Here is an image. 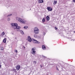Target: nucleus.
Wrapping results in <instances>:
<instances>
[{
    "instance_id": "obj_1",
    "label": "nucleus",
    "mask_w": 75,
    "mask_h": 75,
    "mask_svg": "<svg viewBox=\"0 0 75 75\" xmlns=\"http://www.w3.org/2000/svg\"><path fill=\"white\" fill-rule=\"evenodd\" d=\"M11 25L13 28H14V29H16V30L17 31H20V29L21 27L20 26H18V24H17V23H12L11 24Z\"/></svg>"
},
{
    "instance_id": "obj_2",
    "label": "nucleus",
    "mask_w": 75,
    "mask_h": 75,
    "mask_svg": "<svg viewBox=\"0 0 75 75\" xmlns=\"http://www.w3.org/2000/svg\"><path fill=\"white\" fill-rule=\"evenodd\" d=\"M18 21H19L21 23H22V24H25V23H26V21L24 19H22L21 18H19Z\"/></svg>"
},
{
    "instance_id": "obj_3",
    "label": "nucleus",
    "mask_w": 75,
    "mask_h": 75,
    "mask_svg": "<svg viewBox=\"0 0 75 75\" xmlns=\"http://www.w3.org/2000/svg\"><path fill=\"white\" fill-rule=\"evenodd\" d=\"M34 33L35 34H38L39 33V30L37 28L35 27L34 28Z\"/></svg>"
},
{
    "instance_id": "obj_4",
    "label": "nucleus",
    "mask_w": 75,
    "mask_h": 75,
    "mask_svg": "<svg viewBox=\"0 0 75 75\" xmlns=\"http://www.w3.org/2000/svg\"><path fill=\"white\" fill-rule=\"evenodd\" d=\"M35 48L33 47L32 49L31 53L33 55H35Z\"/></svg>"
},
{
    "instance_id": "obj_5",
    "label": "nucleus",
    "mask_w": 75,
    "mask_h": 75,
    "mask_svg": "<svg viewBox=\"0 0 75 75\" xmlns=\"http://www.w3.org/2000/svg\"><path fill=\"white\" fill-rule=\"evenodd\" d=\"M32 40L34 43H35V44H40V42H38L37 40L34 39H33Z\"/></svg>"
},
{
    "instance_id": "obj_6",
    "label": "nucleus",
    "mask_w": 75,
    "mask_h": 75,
    "mask_svg": "<svg viewBox=\"0 0 75 75\" xmlns=\"http://www.w3.org/2000/svg\"><path fill=\"white\" fill-rule=\"evenodd\" d=\"M47 9L49 11H51L52 10V8L50 7H47Z\"/></svg>"
},
{
    "instance_id": "obj_7",
    "label": "nucleus",
    "mask_w": 75,
    "mask_h": 75,
    "mask_svg": "<svg viewBox=\"0 0 75 75\" xmlns=\"http://www.w3.org/2000/svg\"><path fill=\"white\" fill-rule=\"evenodd\" d=\"M28 41H29V42H31V41H32V40H31V37H30V36H28Z\"/></svg>"
},
{
    "instance_id": "obj_8",
    "label": "nucleus",
    "mask_w": 75,
    "mask_h": 75,
    "mask_svg": "<svg viewBox=\"0 0 75 75\" xmlns=\"http://www.w3.org/2000/svg\"><path fill=\"white\" fill-rule=\"evenodd\" d=\"M16 70L17 71H18V70H19L20 69V65H18L16 67Z\"/></svg>"
},
{
    "instance_id": "obj_9",
    "label": "nucleus",
    "mask_w": 75,
    "mask_h": 75,
    "mask_svg": "<svg viewBox=\"0 0 75 75\" xmlns=\"http://www.w3.org/2000/svg\"><path fill=\"white\" fill-rule=\"evenodd\" d=\"M38 1L39 3H42L44 2L42 0H39Z\"/></svg>"
},
{
    "instance_id": "obj_10",
    "label": "nucleus",
    "mask_w": 75,
    "mask_h": 75,
    "mask_svg": "<svg viewBox=\"0 0 75 75\" xmlns=\"http://www.w3.org/2000/svg\"><path fill=\"white\" fill-rule=\"evenodd\" d=\"M42 48L43 50H45L46 49V47H45V46L44 45H42Z\"/></svg>"
},
{
    "instance_id": "obj_11",
    "label": "nucleus",
    "mask_w": 75,
    "mask_h": 75,
    "mask_svg": "<svg viewBox=\"0 0 75 75\" xmlns=\"http://www.w3.org/2000/svg\"><path fill=\"white\" fill-rule=\"evenodd\" d=\"M46 18L47 21H49L50 20V17H49V16H47Z\"/></svg>"
},
{
    "instance_id": "obj_12",
    "label": "nucleus",
    "mask_w": 75,
    "mask_h": 75,
    "mask_svg": "<svg viewBox=\"0 0 75 75\" xmlns=\"http://www.w3.org/2000/svg\"><path fill=\"white\" fill-rule=\"evenodd\" d=\"M3 42H4V43H6V38H5L3 40Z\"/></svg>"
},
{
    "instance_id": "obj_13",
    "label": "nucleus",
    "mask_w": 75,
    "mask_h": 75,
    "mask_svg": "<svg viewBox=\"0 0 75 75\" xmlns=\"http://www.w3.org/2000/svg\"><path fill=\"white\" fill-rule=\"evenodd\" d=\"M5 34V33H4V32H3L1 33V35H2V36H3V35H4Z\"/></svg>"
},
{
    "instance_id": "obj_14",
    "label": "nucleus",
    "mask_w": 75,
    "mask_h": 75,
    "mask_svg": "<svg viewBox=\"0 0 75 75\" xmlns=\"http://www.w3.org/2000/svg\"><path fill=\"white\" fill-rule=\"evenodd\" d=\"M20 32L21 34H22V35H23L24 34V32H23V31L21 30Z\"/></svg>"
},
{
    "instance_id": "obj_15",
    "label": "nucleus",
    "mask_w": 75,
    "mask_h": 75,
    "mask_svg": "<svg viewBox=\"0 0 75 75\" xmlns=\"http://www.w3.org/2000/svg\"><path fill=\"white\" fill-rule=\"evenodd\" d=\"M34 38H37V35L36 34H35L34 35Z\"/></svg>"
},
{
    "instance_id": "obj_16",
    "label": "nucleus",
    "mask_w": 75,
    "mask_h": 75,
    "mask_svg": "<svg viewBox=\"0 0 75 75\" xmlns=\"http://www.w3.org/2000/svg\"><path fill=\"white\" fill-rule=\"evenodd\" d=\"M13 72H17V71H16V69H13Z\"/></svg>"
},
{
    "instance_id": "obj_17",
    "label": "nucleus",
    "mask_w": 75,
    "mask_h": 75,
    "mask_svg": "<svg viewBox=\"0 0 75 75\" xmlns=\"http://www.w3.org/2000/svg\"><path fill=\"white\" fill-rule=\"evenodd\" d=\"M45 18H43L42 20V21L43 22V23H44L45 22Z\"/></svg>"
},
{
    "instance_id": "obj_18",
    "label": "nucleus",
    "mask_w": 75,
    "mask_h": 75,
    "mask_svg": "<svg viewBox=\"0 0 75 75\" xmlns=\"http://www.w3.org/2000/svg\"><path fill=\"white\" fill-rule=\"evenodd\" d=\"M57 1H54V4H57Z\"/></svg>"
},
{
    "instance_id": "obj_19",
    "label": "nucleus",
    "mask_w": 75,
    "mask_h": 75,
    "mask_svg": "<svg viewBox=\"0 0 75 75\" xmlns=\"http://www.w3.org/2000/svg\"><path fill=\"white\" fill-rule=\"evenodd\" d=\"M40 38V36H37V37L36 38H38V39H39V38Z\"/></svg>"
},
{
    "instance_id": "obj_20",
    "label": "nucleus",
    "mask_w": 75,
    "mask_h": 75,
    "mask_svg": "<svg viewBox=\"0 0 75 75\" xmlns=\"http://www.w3.org/2000/svg\"><path fill=\"white\" fill-rule=\"evenodd\" d=\"M24 28H25V29H26V28H28V27H27V26H25L24 27Z\"/></svg>"
},
{
    "instance_id": "obj_21",
    "label": "nucleus",
    "mask_w": 75,
    "mask_h": 75,
    "mask_svg": "<svg viewBox=\"0 0 75 75\" xmlns=\"http://www.w3.org/2000/svg\"><path fill=\"white\" fill-rule=\"evenodd\" d=\"M10 18H8L7 19L8 21H10Z\"/></svg>"
},
{
    "instance_id": "obj_22",
    "label": "nucleus",
    "mask_w": 75,
    "mask_h": 75,
    "mask_svg": "<svg viewBox=\"0 0 75 75\" xmlns=\"http://www.w3.org/2000/svg\"><path fill=\"white\" fill-rule=\"evenodd\" d=\"M15 52L17 53V50H15Z\"/></svg>"
},
{
    "instance_id": "obj_23",
    "label": "nucleus",
    "mask_w": 75,
    "mask_h": 75,
    "mask_svg": "<svg viewBox=\"0 0 75 75\" xmlns=\"http://www.w3.org/2000/svg\"><path fill=\"white\" fill-rule=\"evenodd\" d=\"M25 47H24V46H23L22 47V48L24 49H25Z\"/></svg>"
},
{
    "instance_id": "obj_24",
    "label": "nucleus",
    "mask_w": 75,
    "mask_h": 75,
    "mask_svg": "<svg viewBox=\"0 0 75 75\" xmlns=\"http://www.w3.org/2000/svg\"><path fill=\"white\" fill-rule=\"evenodd\" d=\"M36 62H37L36 61H33V63L34 64H36Z\"/></svg>"
},
{
    "instance_id": "obj_25",
    "label": "nucleus",
    "mask_w": 75,
    "mask_h": 75,
    "mask_svg": "<svg viewBox=\"0 0 75 75\" xmlns=\"http://www.w3.org/2000/svg\"><path fill=\"white\" fill-rule=\"evenodd\" d=\"M1 50H3V47H2L1 48Z\"/></svg>"
},
{
    "instance_id": "obj_26",
    "label": "nucleus",
    "mask_w": 75,
    "mask_h": 75,
    "mask_svg": "<svg viewBox=\"0 0 75 75\" xmlns=\"http://www.w3.org/2000/svg\"><path fill=\"white\" fill-rule=\"evenodd\" d=\"M42 57H43V58H46V57H45V56H42Z\"/></svg>"
},
{
    "instance_id": "obj_27",
    "label": "nucleus",
    "mask_w": 75,
    "mask_h": 75,
    "mask_svg": "<svg viewBox=\"0 0 75 75\" xmlns=\"http://www.w3.org/2000/svg\"><path fill=\"white\" fill-rule=\"evenodd\" d=\"M57 71H59V69H58V67H57Z\"/></svg>"
},
{
    "instance_id": "obj_28",
    "label": "nucleus",
    "mask_w": 75,
    "mask_h": 75,
    "mask_svg": "<svg viewBox=\"0 0 75 75\" xmlns=\"http://www.w3.org/2000/svg\"><path fill=\"white\" fill-rule=\"evenodd\" d=\"M11 15H12V14H9V15H8V16H11Z\"/></svg>"
},
{
    "instance_id": "obj_29",
    "label": "nucleus",
    "mask_w": 75,
    "mask_h": 75,
    "mask_svg": "<svg viewBox=\"0 0 75 75\" xmlns=\"http://www.w3.org/2000/svg\"><path fill=\"white\" fill-rule=\"evenodd\" d=\"M43 34L44 35H45V33H43Z\"/></svg>"
},
{
    "instance_id": "obj_30",
    "label": "nucleus",
    "mask_w": 75,
    "mask_h": 75,
    "mask_svg": "<svg viewBox=\"0 0 75 75\" xmlns=\"http://www.w3.org/2000/svg\"><path fill=\"white\" fill-rule=\"evenodd\" d=\"M55 30H57V27H55Z\"/></svg>"
},
{
    "instance_id": "obj_31",
    "label": "nucleus",
    "mask_w": 75,
    "mask_h": 75,
    "mask_svg": "<svg viewBox=\"0 0 75 75\" xmlns=\"http://www.w3.org/2000/svg\"><path fill=\"white\" fill-rule=\"evenodd\" d=\"M40 67L41 68H42V65H40Z\"/></svg>"
},
{
    "instance_id": "obj_32",
    "label": "nucleus",
    "mask_w": 75,
    "mask_h": 75,
    "mask_svg": "<svg viewBox=\"0 0 75 75\" xmlns=\"http://www.w3.org/2000/svg\"><path fill=\"white\" fill-rule=\"evenodd\" d=\"M73 2H75V0H73Z\"/></svg>"
},
{
    "instance_id": "obj_33",
    "label": "nucleus",
    "mask_w": 75,
    "mask_h": 75,
    "mask_svg": "<svg viewBox=\"0 0 75 75\" xmlns=\"http://www.w3.org/2000/svg\"><path fill=\"white\" fill-rule=\"evenodd\" d=\"M1 65H0V68H1Z\"/></svg>"
},
{
    "instance_id": "obj_34",
    "label": "nucleus",
    "mask_w": 75,
    "mask_h": 75,
    "mask_svg": "<svg viewBox=\"0 0 75 75\" xmlns=\"http://www.w3.org/2000/svg\"><path fill=\"white\" fill-rule=\"evenodd\" d=\"M74 33H75V31H74Z\"/></svg>"
},
{
    "instance_id": "obj_35",
    "label": "nucleus",
    "mask_w": 75,
    "mask_h": 75,
    "mask_svg": "<svg viewBox=\"0 0 75 75\" xmlns=\"http://www.w3.org/2000/svg\"><path fill=\"white\" fill-rule=\"evenodd\" d=\"M12 34H13V33H12Z\"/></svg>"
}]
</instances>
